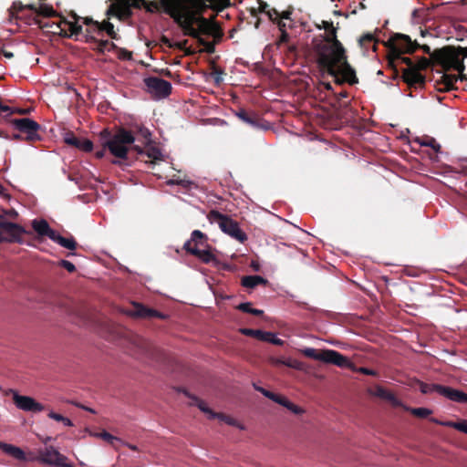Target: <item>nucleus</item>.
I'll use <instances>...</instances> for the list:
<instances>
[{
	"mask_svg": "<svg viewBox=\"0 0 467 467\" xmlns=\"http://www.w3.org/2000/svg\"><path fill=\"white\" fill-rule=\"evenodd\" d=\"M323 28L327 31L324 41L316 46L317 64L320 68L327 71L336 78V83H348L355 85L358 82L355 69L348 61L346 49L337 38V29L333 22L323 21Z\"/></svg>",
	"mask_w": 467,
	"mask_h": 467,
	"instance_id": "obj_1",
	"label": "nucleus"
},
{
	"mask_svg": "<svg viewBox=\"0 0 467 467\" xmlns=\"http://www.w3.org/2000/svg\"><path fill=\"white\" fill-rule=\"evenodd\" d=\"M100 136L105 139L104 146L109 148V152L119 159L112 161L113 164L121 165L128 161V154L130 150H134L140 156H147L153 163V161L161 160L162 154L158 148L150 147L147 151L138 145H133L135 137L130 130L119 128L112 133L109 129L100 131Z\"/></svg>",
	"mask_w": 467,
	"mask_h": 467,
	"instance_id": "obj_2",
	"label": "nucleus"
},
{
	"mask_svg": "<svg viewBox=\"0 0 467 467\" xmlns=\"http://www.w3.org/2000/svg\"><path fill=\"white\" fill-rule=\"evenodd\" d=\"M0 449L7 455L19 461H37L56 467H74L72 463L67 462V458L53 446L45 447L43 450H40L37 457H27L25 451L19 447L3 441H0Z\"/></svg>",
	"mask_w": 467,
	"mask_h": 467,
	"instance_id": "obj_3",
	"label": "nucleus"
},
{
	"mask_svg": "<svg viewBox=\"0 0 467 467\" xmlns=\"http://www.w3.org/2000/svg\"><path fill=\"white\" fill-rule=\"evenodd\" d=\"M166 13L182 28L184 36L197 38L201 42L203 41L200 38V31L194 27V25L198 23L199 15L186 3H182L181 0H172L167 5Z\"/></svg>",
	"mask_w": 467,
	"mask_h": 467,
	"instance_id": "obj_4",
	"label": "nucleus"
},
{
	"mask_svg": "<svg viewBox=\"0 0 467 467\" xmlns=\"http://www.w3.org/2000/svg\"><path fill=\"white\" fill-rule=\"evenodd\" d=\"M302 354L309 358L333 364L339 368H348L352 371L359 372L368 376H378V371L365 367L357 368L347 357L333 349L318 350L313 348H306L301 350Z\"/></svg>",
	"mask_w": 467,
	"mask_h": 467,
	"instance_id": "obj_5",
	"label": "nucleus"
},
{
	"mask_svg": "<svg viewBox=\"0 0 467 467\" xmlns=\"http://www.w3.org/2000/svg\"><path fill=\"white\" fill-rule=\"evenodd\" d=\"M467 57V47L458 48L446 47L435 49L431 54L434 65L441 66L444 72L451 69L462 71L465 69L463 60Z\"/></svg>",
	"mask_w": 467,
	"mask_h": 467,
	"instance_id": "obj_6",
	"label": "nucleus"
},
{
	"mask_svg": "<svg viewBox=\"0 0 467 467\" xmlns=\"http://www.w3.org/2000/svg\"><path fill=\"white\" fill-rule=\"evenodd\" d=\"M383 44L394 57L400 60L404 57L403 54H413L419 48V43L416 40L412 41L410 36L401 33L392 34Z\"/></svg>",
	"mask_w": 467,
	"mask_h": 467,
	"instance_id": "obj_7",
	"label": "nucleus"
},
{
	"mask_svg": "<svg viewBox=\"0 0 467 467\" xmlns=\"http://www.w3.org/2000/svg\"><path fill=\"white\" fill-rule=\"evenodd\" d=\"M207 219L211 223H217L224 234H227L235 240L241 243L247 240V235L241 230L238 223L228 215L223 214L216 210H212L207 214Z\"/></svg>",
	"mask_w": 467,
	"mask_h": 467,
	"instance_id": "obj_8",
	"label": "nucleus"
},
{
	"mask_svg": "<svg viewBox=\"0 0 467 467\" xmlns=\"http://www.w3.org/2000/svg\"><path fill=\"white\" fill-rule=\"evenodd\" d=\"M16 131H20L25 137V141L33 144L42 140L40 135L41 126L29 118H15L9 120Z\"/></svg>",
	"mask_w": 467,
	"mask_h": 467,
	"instance_id": "obj_9",
	"label": "nucleus"
},
{
	"mask_svg": "<svg viewBox=\"0 0 467 467\" xmlns=\"http://www.w3.org/2000/svg\"><path fill=\"white\" fill-rule=\"evenodd\" d=\"M23 226L16 223H11L4 218L0 220V239L2 243L26 244L25 234H30Z\"/></svg>",
	"mask_w": 467,
	"mask_h": 467,
	"instance_id": "obj_10",
	"label": "nucleus"
},
{
	"mask_svg": "<svg viewBox=\"0 0 467 467\" xmlns=\"http://www.w3.org/2000/svg\"><path fill=\"white\" fill-rule=\"evenodd\" d=\"M420 390L423 394H431L437 392L440 395L449 399L450 400L458 403H467V394L462 390L452 389L451 387L440 385V384H430L425 382L420 383Z\"/></svg>",
	"mask_w": 467,
	"mask_h": 467,
	"instance_id": "obj_11",
	"label": "nucleus"
},
{
	"mask_svg": "<svg viewBox=\"0 0 467 467\" xmlns=\"http://www.w3.org/2000/svg\"><path fill=\"white\" fill-rule=\"evenodd\" d=\"M401 63L407 65L406 68L402 69L400 76L404 83H406L409 89H422L426 84V77L414 68L413 61L410 57L401 58Z\"/></svg>",
	"mask_w": 467,
	"mask_h": 467,
	"instance_id": "obj_12",
	"label": "nucleus"
},
{
	"mask_svg": "<svg viewBox=\"0 0 467 467\" xmlns=\"http://www.w3.org/2000/svg\"><path fill=\"white\" fill-rule=\"evenodd\" d=\"M145 86L148 91L157 98H166L171 93V84L157 77H148L144 78Z\"/></svg>",
	"mask_w": 467,
	"mask_h": 467,
	"instance_id": "obj_13",
	"label": "nucleus"
},
{
	"mask_svg": "<svg viewBox=\"0 0 467 467\" xmlns=\"http://www.w3.org/2000/svg\"><path fill=\"white\" fill-rule=\"evenodd\" d=\"M57 16V11L53 8L52 5H48L47 4H38L36 16L33 18V24L40 27L41 29H54L60 28V24L57 23H49L43 21L40 17H55Z\"/></svg>",
	"mask_w": 467,
	"mask_h": 467,
	"instance_id": "obj_14",
	"label": "nucleus"
},
{
	"mask_svg": "<svg viewBox=\"0 0 467 467\" xmlns=\"http://www.w3.org/2000/svg\"><path fill=\"white\" fill-rule=\"evenodd\" d=\"M10 391L13 393V401L19 410L29 412H40L44 410L45 407L33 398L19 395L16 391L12 389Z\"/></svg>",
	"mask_w": 467,
	"mask_h": 467,
	"instance_id": "obj_15",
	"label": "nucleus"
},
{
	"mask_svg": "<svg viewBox=\"0 0 467 467\" xmlns=\"http://www.w3.org/2000/svg\"><path fill=\"white\" fill-rule=\"evenodd\" d=\"M257 391L262 393L265 397L268 398L269 400L275 401V403L280 404L281 406L286 408L294 414L300 415L305 412L303 408L294 404L288 399H286L285 396L274 393V392L269 391L262 387L260 389H257Z\"/></svg>",
	"mask_w": 467,
	"mask_h": 467,
	"instance_id": "obj_16",
	"label": "nucleus"
},
{
	"mask_svg": "<svg viewBox=\"0 0 467 467\" xmlns=\"http://www.w3.org/2000/svg\"><path fill=\"white\" fill-rule=\"evenodd\" d=\"M240 331L244 336L253 337L261 341L269 342L275 346H282L284 344V340L276 337V336L272 332H265L259 329L252 328H242Z\"/></svg>",
	"mask_w": 467,
	"mask_h": 467,
	"instance_id": "obj_17",
	"label": "nucleus"
},
{
	"mask_svg": "<svg viewBox=\"0 0 467 467\" xmlns=\"http://www.w3.org/2000/svg\"><path fill=\"white\" fill-rule=\"evenodd\" d=\"M72 16L75 19L73 22L63 18L57 23L60 24V28H57L59 30L58 34L63 36H78L82 32V26L78 23V16L76 14H73Z\"/></svg>",
	"mask_w": 467,
	"mask_h": 467,
	"instance_id": "obj_18",
	"label": "nucleus"
},
{
	"mask_svg": "<svg viewBox=\"0 0 467 467\" xmlns=\"http://www.w3.org/2000/svg\"><path fill=\"white\" fill-rule=\"evenodd\" d=\"M130 315L136 317L140 318H159L165 319L167 317L166 315L153 309L149 308L142 304L134 303L133 308L130 310Z\"/></svg>",
	"mask_w": 467,
	"mask_h": 467,
	"instance_id": "obj_19",
	"label": "nucleus"
},
{
	"mask_svg": "<svg viewBox=\"0 0 467 467\" xmlns=\"http://www.w3.org/2000/svg\"><path fill=\"white\" fill-rule=\"evenodd\" d=\"M464 70L458 71L459 75H451L443 73L441 79L437 81L438 89L440 91H449L455 88V83L458 79L463 81L467 80L466 75L463 73Z\"/></svg>",
	"mask_w": 467,
	"mask_h": 467,
	"instance_id": "obj_20",
	"label": "nucleus"
},
{
	"mask_svg": "<svg viewBox=\"0 0 467 467\" xmlns=\"http://www.w3.org/2000/svg\"><path fill=\"white\" fill-rule=\"evenodd\" d=\"M183 248L185 251L197 258H199L204 264L216 263L215 255L209 249H201L191 246V241H187Z\"/></svg>",
	"mask_w": 467,
	"mask_h": 467,
	"instance_id": "obj_21",
	"label": "nucleus"
},
{
	"mask_svg": "<svg viewBox=\"0 0 467 467\" xmlns=\"http://www.w3.org/2000/svg\"><path fill=\"white\" fill-rule=\"evenodd\" d=\"M33 229L40 236H47L51 239L52 234H55L56 231L50 228L48 223L46 220H33L32 222Z\"/></svg>",
	"mask_w": 467,
	"mask_h": 467,
	"instance_id": "obj_22",
	"label": "nucleus"
},
{
	"mask_svg": "<svg viewBox=\"0 0 467 467\" xmlns=\"http://www.w3.org/2000/svg\"><path fill=\"white\" fill-rule=\"evenodd\" d=\"M214 18H215V16H213L212 18V20H210L208 18H205L203 16H199L198 23H197V26H198L197 29L200 31V36L201 35H210L213 33V31L216 27V24H215V22H213Z\"/></svg>",
	"mask_w": 467,
	"mask_h": 467,
	"instance_id": "obj_23",
	"label": "nucleus"
},
{
	"mask_svg": "<svg viewBox=\"0 0 467 467\" xmlns=\"http://www.w3.org/2000/svg\"><path fill=\"white\" fill-rule=\"evenodd\" d=\"M267 283L268 280L260 275H245L242 278L241 281L243 286L251 289L260 285H265Z\"/></svg>",
	"mask_w": 467,
	"mask_h": 467,
	"instance_id": "obj_24",
	"label": "nucleus"
},
{
	"mask_svg": "<svg viewBox=\"0 0 467 467\" xmlns=\"http://www.w3.org/2000/svg\"><path fill=\"white\" fill-rule=\"evenodd\" d=\"M51 240L62 247H65L69 250H75L77 248V242L71 236L70 238H66L60 235L58 233L52 234Z\"/></svg>",
	"mask_w": 467,
	"mask_h": 467,
	"instance_id": "obj_25",
	"label": "nucleus"
},
{
	"mask_svg": "<svg viewBox=\"0 0 467 467\" xmlns=\"http://www.w3.org/2000/svg\"><path fill=\"white\" fill-rule=\"evenodd\" d=\"M94 31H105L110 38L119 39V36L114 30V25L109 21H103L102 23L96 22Z\"/></svg>",
	"mask_w": 467,
	"mask_h": 467,
	"instance_id": "obj_26",
	"label": "nucleus"
},
{
	"mask_svg": "<svg viewBox=\"0 0 467 467\" xmlns=\"http://www.w3.org/2000/svg\"><path fill=\"white\" fill-rule=\"evenodd\" d=\"M189 241H191L192 247L199 248L206 245L207 236L201 231L194 230Z\"/></svg>",
	"mask_w": 467,
	"mask_h": 467,
	"instance_id": "obj_27",
	"label": "nucleus"
},
{
	"mask_svg": "<svg viewBox=\"0 0 467 467\" xmlns=\"http://www.w3.org/2000/svg\"><path fill=\"white\" fill-rule=\"evenodd\" d=\"M373 395L385 400L390 401L392 403H397V399L395 395L381 386L378 385L375 387Z\"/></svg>",
	"mask_w": 467,
	"mask_h": 467,
	"instance_id": "obj_28",
	"label": "nucleus"
},
{
	"mask_svg": "<svg viewBox=\"0 0 467 467\" xmlns=\"http://www.w3.org/2000/svg\"><path fill=\"white\" fill-rule=\"evenodd\" d=\"M235 115L241 119L243 120L244 122L251 125V126H255L257 124V119L256 117L254 115V114H251L249 112H247L245 109H240L236 113Z\"/></svg>",
	"mask_w": 467,
	"mask_h": 467,
	"instance_id": "obj_29",
	"label": "nucleus"
},
{
	"mask_svg": "<svg viewBox=\"0 0 467 467\" xmlns=\"http://www.w3.org/2000/svg\"><path fill=\"white\" fill-rule=\"evenodd\" d=\"M89 434L93 437L102 439L103 441L109 442L112 446H115L116 441H121L119 438L113 436L112 434L106 431H103L101 432H89Z\"/></svg>",
	"mask_w": 467,
	"mask_h": 467,
	"instance_id": "obj_30",
	"label": "nucleus"
},
{
	"mask_svg": "<svg viewBox=\"0 0 467 467\" xmlns=\"http://www.w3.org/2000/svg\"><path fill=\"white\" fill-rule=\"evenodd\" d=\"M440 424L447 427L453 428L459 431H462L463 433L467 434V420H462L460 421H447V422H439Z\"/></svg>",
	"mask_w": 467,
	"mask_h": 467,
	"instance_id": "obj_31",
	"label": "nucleus"
},
{
	"mask_svg": "<svg viewBox=\"0 0 467 467\" xmlns=\"http://www.w3.org/2000/svg\"><path fill=\"white\" fill-rule=\"evenodd\" d=\"M193 400L195 402V405L204 413L208 415V418L213 420L215 419L217 416V412L213 411L209 407L206 405V403L201 400H199L197 397L193 398Z\"/></svg>",
	"mask_w": 467,
	"mask_h": 467,
	"instance_id": "obj_32",
	"label": "nucleus"
},
{
	"mask_svg": "<svg viewBox=\"0 0 467 467\" xmlns=\"http://www.w3.org/2000/svg\"><path fill=\"white\" fill-rule=\"evenodd\" d=\"M207 2L208 1L197 2V3H193V4H191V5H187L191 6V8H192V10L195 13H197V15L203 16L204 12L209 7L214 8V5H207Z\"/></svg>",
	"mask_w": 467,
	"mask_h": 467,
	"instance_id": "obj_33",
	"label": "nucleus"
},
{
	"mask_svg": "<svg viewBox=\"0 0 467 467\" xmlns=\"http://www.w3.org/2000/svg\"><path fill=\"white\" fill-rule=\"evenodd\" d=\"M387 58H388V67L390 69H392V71H393L392 78L396 79L400 77V72L397 67L398 65H397L396 61H398V60L400 61V59L398 57H394V56H392V54H390V51H389Z\"/></svg>",
	"mask_w": 467,
	"mask_h": 467,
	"instance_id": "obj_34",
	"label": "nucleus"
},
{
	"mask_svg": "<svg viewBox=\"0 0 467 467\" xmlns=\"http://www.w3.org/2000/svg\"><path fill=\"white\" fill-rule=\"evenodd\" d=\"M432 64H433V61H432V59H431V57L427 58L425 57H421L420 58L418 59V61L416 63L413 62L412 67L414 68H417V70L420 72V70L427 69Z\"/></svg>",
	"mask_w": 467,
	"mask_h": 467,
	"instance_id": "obj_35",
	"label": "nucleus"
},
{
	"mask_svg": "<svg viewBox=\"0 0 467 467\" xmlns=\"http://www.w3.org/2000/svg\"><path fill=\"white\" fill-rule=\"evenodd\" d=\"M88 41L97 44L96 50L99 53H104L106 50L108 51V46L109 45V40H99L95 36H89Z\"/></svg>",
	"mask_w": 467,
	"mask_h": 467,
	"instance_id": "obj_36",
	"label": "nucleus"
},
{
	"mask_svg": "<svg viewBox=\"0 0 467 467\" xmlns=\"http://www.w3.org/2000/svg\"><path fill=\"white\" fill-rule=\"evenodd\" d=\"M25 10V5L21 1H15L8 9L11 18H17V14Z\"/></svg>",
	"mask_w": 467,
	"mask_h": 467,
	"instance_id": "obj_37",
	"label": "nucleus"
},
{
	"mask_svg": "<svg viewBox=\"0 0 467 467\" xmlns=\"http://www.w3.org/2000/svg\"><path fill=\"white\" fill-rule=\"evenodd\" d=\"M410 411L413 416L420 419H425L432 413V410L427 408H412Z\"/></svg>",
	"mask_w": 467,
	"mask_h": 467,
	"instance_id": "obj_38",
	"label": "nucleus"
},
{
	"mask_svg": "<svg viewBox=\"0 0 467 467\" xmlns=\"http://www.w3.org/2000/svg\"><path fill=\"white\" fill-rule=\"evenodd\" d=\"M64 141L67 145L77 148V146L79 144L80 139L76 137L74 132L67 131L64 135Z\"/></svg>",
	"mask_w": 467,
	"mask_h": 467,
	"instance_id": "obj_39",
	"label": "nucleus"
},
{
	"mask_svg": "<svg viewBox=\"0 0 467 467\" xmlns=\"http://www.w3.org/2000/svg\"><path fill=\"white\" fill-rule=\"evenodd\" d=\"M7 107L10 109V111H9L8 114H7V112H2L0 114L1 121H5V122H8L9 123V120L11 119L9 117L11 115H13L14 113L26 114L27 112L25 109H13L9 106H7Z\"/></svg>",
	"mask_w": 467,
	"mask_h": 467,
	"instance_id": "obj_40",
	"label": "nucleus"
},
{
	"mask_svg": "<svg viewBox=\"0 0 467 467\" xmlns=\"http://www.w3.org/2000/svg\"><path fill=\"white\" fill-rule=\"evenodd\" d=\"M215 419H219L220 420L225 422L226 424L230 425V426H237L239 427V424L238 422L236 421V420H234V418L230 417V416H227L223 413H217V416ZM241 429H243V427L240 426Z\"/></svg>",
	"mask_w": 467,
	"mask_h": 467,
	"instance_id": "obj_41",
	"label": "nucleus"
},
{
	"mask_svg": "<svg viewBox=\"0 0 467 467\" xmlns=\"http://www.w3.org/2000/svg\"><path fill=\"white\" fill-rule=\"evenodd\" d=\"M77 149L81 150L85 152H90L93 150V143L88 139L81 140Z\"/></svg>",
	"mask_w": 467,
	"mask_h": 467,
	"instance_id": "obj_42",
	"label": "nucleus"
},
{
	"mask_svg": "<svg viewBox=\"0 0 467 467\" xmlns=\"http://www.w3.org/2000/svg\"><path fill=\"white\" fill-rule=\"evenodd\" d=\"M421 145L430 147L436 152H439L441 150V145L436 141L434 138H427L424 141L421 142Z\"/></svg>",
	"mask_w": 467,
	"mask_h": 467,
	"instance_id": "obj_43",
	"label": "nucleus"
},
{
	"mask_svg": "<svg viewBox=\"0 0 467 467\" xmlns=\"http://www.w3.org/2000/svg\"><path fill=\"white\" fill-rule=\"evenodd\" d=\"M118 58L120 60H131L132 59V52L127 50L126 48L119 47L117 51Z\"/></svg>",
	"mask_w": 467,
	"mask_h": 467,
	"instance_id": "obj_44",
	"label": "nucleus"
},
{
	"mask_svg": "<svg viewBox=\"0 0 467 467\" xmlns=\"http://www.w3.org/2000/svg\"><path fill=\"white\" fill-rule=\"evenodd\" d=\"M267 16L272 22H275L277 19L280 18V12L276 10L275 8H269L267 10Z\"/></svg>",
	"mask_w": 467,
	"mask_h": 467,
	"instance_id": "obj_45",
	"label": "nucleus"
},
{
	"mask_svg": "<svg viewBox=\"0 0 467 467\" xmlns=\"http://www.w3.org/2000/svg\"><path fill=\"white\" fill-rule=\"evenodd\" d=\"M83 22L85 25L90 26V27L87 28L88 35L95 32L94 29H95V24L97 21H94L91 17H85V18H83Z\"/></svg>",
	"mask_w": 467,
	"mask_h": 467,
	"instance_id": "obj_46",
	"label": "nucleus"
},
{
	"mask_svg": "<svg viewBox=\"0 0 467 467\" xmlns=\"http://www.w3.org/2000/svg\"><path fill=\"white\" fill-rule=\"evenodd\" d=\"M236 308L240 311H243L244 313H249V314H251V311L253 309L252 303H250V302L241 303L240 305H238L236 306Z\"/></svg>",
	"mask_w": 467,
	"mask_h": 467,
	"instance_id": "obj_47",
	"label": "nucleus"
},
{
	"mask_svg": "<svg viewBox=\"0 0 467 467\" xmlns=\"http://www.w3.org/2000/svg\"><path fill=\"white\" fill-rule=\"evenodd\" d=\"M60 265L69 273H73L76 271V266L74 265V264L67 260H62L60 262Z\"/></svg>",
	"mask_w": 467,
	"mask_h": 467,
	"instance_id": "obj_48",
	"label": "nucleus"
},
{
	"mask_svg": "<svg viewBox=\"0 0 467 467\" xmlns=\"http://www.w3.org/2000/svg\"><path fill=\"white\" fill-rule=\"evenodd\" d=\"M459 169L458 172L467 174V157L459 160Z\"/></svg>",
	"mask_w": 467,
	"mask_h": 467,
	"instance_id": "obj_49",
	"label": "nucleus"
},
{
	"mask_svg": "<svg viewBox=\"0 0 467 467\" xmlns=\"http://www.w3.org/2000/svg\"><path fill=\"white\" fill-rule=\"evenodd\" d=\"M284 366L296 369L300 368V363L296 359H285Z\"/></svg>",
	"mask_w": 467,
	"mask_h": 467,
	"instance_id": "obj_50",
	"label": "nucleus"
},
{
	"mask_svg": "<svg viewBox=\"0 0 467 467\" xmlns=\"http://www.w3.org/2000/svg\"><path fill=\"white\" fill-rule=\"evenodd\" d=\"M361 44L364 43H377L375 36L372 34H366L360 38Z\"/></svg>",
	"mask_w": 467,
	"mask_h": 467,
	"instance_id": "obj_51",
	"label": "nucleus"
},
{
	"mask_svg": "<svg viewBox=\"0 0 467 467\" xmlns=\"http://www.w3.org/2000/svg\"><path fill=\"white\" fill-rule=\"evenodd\" d=\"M289 34L286 32L285 29H282L278 44L287 43L289 40Z\"/></svg>",
	"mask_w": 467,
	"mask_h": 467,
	"instance_id": "obj_52",
	"label": "nucleus"
},
{
	"mask_svg": "<svg viewBox=\"0 0 467 467\" xmlns=\"http://www.w3.org/2000/svg\"><path fill=\"white\" fill-rule=\"evenodd\" d=\"M11 140H16V141H25V137L22 135L20 131H17L16 133H13L12 135H9V139Z\"/></svg>",
	"mask_w": 467,
	"mask_h": 467,
	"instance_id": "obj_53",
	"label": "nucleus"
},
{
	"mask_svg": "<svg viewBox=\"0 0 467 467\" xmlns=\"http://www.w3.org/2000/svg\"><path fill=\"white\" fill-rule=\"evenodd\" d=\"M47 416L50 419L57 420V421H63V420H64V416H62L61 414H58L57 412H54V411H50Z\"/></svg>",
	"mask_w": 467,
	"mask_h": 467,
	"instance_id": "obj_54",
	"label": "nucleus"
},
{
	"mask_svg": "<svg viewBox=\"0 0 467 467\" xmlns=\"http://www.w3.org/2000/svg\"><path fill=\"white\" fill-rule=\"evenodd\" d=\"M258 9H259V12L267 14V10L269 9V5L266 2L260 1Z\"/></svg>",
	"mask_w": 467,
	"mask_h": 467,
	"instance_id": "obj_55",
	"label": "nucleus"
},
{
	"mask_svg": "<svg viewBox=\"0 0 467 467\" xmlns=\"http://www.w3.org/2000/svg\"><path fill=\"white\" fill-rule=\"evenodd\" d=\"M99 137H101V136L99 135ZM100 139H101V140H102L101 144H102V146H103V148H104V149H102L101 150H98V151L96 152V157H97L98 159H101V158H103V157H104V152H105V149H106V146H104V142H105V140H105V139H102V138H100ZM107 149L109 150V148H108V147H107Z\"/></svg>",
	"mask_w": 467,
	"mask_h": 467,
	"instance_id": "obj_56",
	"label": "nucleus"
},
{
	"mask_svg": "<svg viewBox=\"0 0 467 467\" xmlns=\"http://www.w3.org/2000/svg\"><path fill=\"white\" fill-rule=\"evenodd\" d=\"M418 49H421L425 54H428L430 56V57L431 58V54L433 52L431 51V47L428 45H420L419 44Z\"/></svg>",
	"mask_w": 467,
	"mask_h": 467,
	"instance_id": "obj_57",
	"label": "nucleus"
},
{
	"mask_svg": "<svg viewBox=\"0 0 467 467\" xmlns=\"http://www.w3.org/2000/svg\"><path fill=\"white\" fill-rule=\"evenodd\" d=\"M292 11L291 10H285L280 13V19H291Z\"/></svg>",
	"mask_w": 467,
	"mask_h": 467,
	"instance_id": "obj_58",
	"label": "nucleus"
},
{
	"mask_svg": "<svg viewBox=\"0 0 467 467\" xmlns=\"http://www.w3.org/2000/svg\"><path fill=\"white\" fill-rule=\"evenodd\" d=\"M37 7H38V5H36V4H28V5H25V9L31 10V11H33L36 15V13H37Z\"/></svg>",
	"mask_w": 467,
	"mask_h": 467,
	"instance_id": "obj_59",
	"label": "nucleus"
},
{
	"mask_svg": "<svg viewBox=\"0 0 467 467\" xmlns=\"http://www.w3.org/2000/svg\"><path fill=\"white\" fill-rule=\"evenodd\" d=\"M285 359L281 358H273V359H272V363H273V365H275V366H281V365H285Z\"/></svg>",
	"mask_w": 467,
	"mask_h": 467,
	"instance_id": "obj_60",
	"label": "nucleus"
},
{
	"mask_svg": "<svg viewBox=\"0 0 467 467\" xmlns=\"http://www.w3.org/2000/svg\"><path fill=\"white\" fill-rule=\"evenodd\" d=\"M184 182H185L182 181V180H174V179H172V180H170L168 182V184H170V185H182V186H184L185 185Z\"/></svg>",
	"mask_w": 467,
	"mask_h": 467,
	"instance_id": "obj_61",
	"label": "nucleus"
},
{
	"mask_svg": "<svg viewBox=\"0 0 467 467\" xmlns=\"http://www.w3.org/2000/svg\"><path fill=\"white\" fill-rule=\"evenodd\" d=\"M117 9H118V7L114 4H112V5H110L107 14L117 16Z\"/></svg>",
	"mask_w": 467,
	"mask_h": 467,
	"instance_id": "obj_62",
	"label": "nucleus"
},
{
	"mask_svg": "<svg viewBox=\"0 0 467 467\" xmlns=\"http://www.w3.org/2000/svg\"><path fill=\"white\" fill-rule=\"evenodd\" d=\"M275 23L278 26L280 32H282V29H285L286 25L282 19L279 18Z\"/></svg>",
	"mask_w": 467,
	"mask_h": 467,
	"instance_id": "obj_63",
	"label": "nucleus"
},
{
	"mask_svg": "<svg viewBox=\"0 0 467 467\" xmlns=\"http://www.w3.org/2000/svg\"><path fill=\"white\" fill-rule=\"evenodd\" d=\"M9 111H10V109L6 105L3 104L2 99L0 98V114L2 112H7V114H8Z\"/></svg>",
	"mask_w": 467,
	"mask_h": 467,
	"instance_id": "obj_64",
	"label": "nucleus"
}]
</instances>
